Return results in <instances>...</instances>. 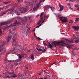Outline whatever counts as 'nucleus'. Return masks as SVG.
<instances>
[{
	"instance_id": "nucleus-26",
	"label": "nucleus",
	"mask_w": 79,
	"mask_h": 79,
	"mask_svg": "<svg viewBox=\"0 0 79 79\" xmlns=\"http://www.w3.org/2000/svg\"><path fill=\"white\" fill-rule=\"evenodd\" d=\"M49 45V48H52V46L49 44L48 45Z\"/></svg>"
},
{
	"instance_id": "nucleus-52",
	"label": "nucleus",
	"mask_w": 79,
	"mask_h": 79,
	"mask_svg": "<svg viewBox=\"0 0 79 79\" xmlns=\"http://www.w3.org/2000/svg\"><path fill=\"white\" fill-rule=\"evenodd\" d=\"M47 78V77H44V79H46Z\"/></svg>"
},
{
	"instance_id": "nucleus-43",
	"label": "nucleus",
	"mask_w": 79,
	"mask_h": 79,
	"mask_svg": "<svg viewBox=\"0 0 79 79\" xmlns=\"http://www.w3.org/2000/svg\"><path fill=\"white\" fill-rule=\"evenodd\" d=\"M2 30H0V34H2Z\"/></svg>"
},
{
	"instance_id": "nucleus-34",
	"label": "nucleus",
	"mask_w": 79,
	"mask_h": 79,
	"mask_svg": "<svg viewBox=\"0 0 79 79\" xmlns=\"http://www.w3.org/2000/svg\"><path fill=\"white\" fill-rule=\"evenodd\" d=\"M76 43H78L79 42V39H78V40H77L75 41Z\"/></svg>"
},
{
	"instance_id": "nucleus-16",
	"label": "nucleus",
	"mask_w": 79,
	"mask_h": 79,
	"mask_svg": "<svg viewBox=\"0 0 79 79\" xmlns=\"http://www.w3.org/2000/svg\"><path fill=\"white\" fill-rule=\"evenodd\" d=\"M49 6H50L49 5L45 6H44V10H46L47 8H49Z\"/></svg>"
},
{
	"instance_id": "nucleus-64",
	"label": "nucleus",
	"mask_w": 79,
	"mask_h": 79,
	"mask_svg": "<svg viewBox=\"0 0 79 79\" xmlns=\"http://www.w3.org/2000/svg\"><path fill=\"white\" fill-rule=\"evenodd\" d=\"M68 31H69V29L68 30Z\"/></svg>"
},
{
	"instance_id": "nucleus-12",
	"label": "nucleus",
	"mask_w": 79,
	"mask_h": 79,
	"mask_svg": "<svg viewBox=\"0 0 79 79\" xmlns=\"http://www.w3.org/2000/svg\"><path fill=\"white\" fill-rule=\"evenodd\" d=\"M5 45H6V43L5 42H3L2 43V44L0 46V48L1 49L3 47H4Z\"/></svg>"
},
{
	"instance_id": "nucleus-27",
	"label": "nucleus",
	"mask_w": 79,
	"mask_h": 79,
	"mask_svg": "<svg viewBox=\"0 0 79 79\" xmlns=\"http://www.w3.org/2000/svg\"><path fill=\"white\" fill-rule=\"evenodd\" d=\"M79 21V18H77L75 20L76 22H77Z\"/></svg>"
},
{
	"instance_id": "nucleus-28",
	"label": "nucleus",
	"mask_w": 79,
	"mask_h": 79,
	"mask_svg": "<svg viewBox=\"0 0 79 79\" xmlns=\"http://www.w3.org/2000/svg\"><path fill=\"white\" fill-rule=\"evenodd\" d=\"M8 74H14V71L12 73L10 72H7Z\"/></svg>"
},
{
	"instance_id": "nucleus-57",
	"label": "nucleus",
	"mask_w": 79,
	"mask_h": 79,
	"mask_svg": "<svg viewBox=\"0 0 79 79\" xmlns=\"http://www.w3.org/2000/svg\"><path fill=\"white\" fill-rule=\"evenodd\" d=\"M38 16H39V15H37L36 16V17L37 18V17H38Z\"/></svg>"
},
{
	"instance_id": "nucleus-46",
	"label": "nucleus",
	"mask_w": 79,
	"mask_h": 79,
	"mask_svg": "<svg viewBox=\"0 0 79 79\" xmlns=\"http://www.w3.org/2000/svg\"><path fill=\"white\" fill-rule=\"evenodd\" d=\"M18 4H17L16 3L15 4V6H16V7H18Z\"/></svg>"
},
{
	"instance_id": "nucleus-60",
	"label": "nucleus",
	"mask_w": 79,
	"mask_h": 79,
	"mask_svg": "<svg viewBox=\"0 0 79 79\" xmlns=\"http://www.w3.org/2000/svg\"><path fill=\"white\" fill-rule=\"evenodd\" d=\"M44 51H46V50L45 49H44Z\"/></svg>"
},
{
	"instance_id": "nucleus-24",
	"label": "nucleus",
	"mask_w": 79,
	"mask_h": 79,
	"mask_svg": "<svg viewBox=\"0 0 79 79\" xmlns=\"http://www.w3.org/2000/svg\"><path fill=\"white\" fill-rule=\"evenodd\" d=\"M68 42H69V43H73V42H74V41L73 40H68Z\"/></svg>"
},
{
	"instance_id": "nucleus-8",
	"label": "nucleus",
	"mask_w": 79,
	"mask_h": 79,
	"mask_svg": "<svg viewBox=\"0 0 79 79\" xmlns=\"http://www.w3.org/2000/svg\"><path fill=\"white\" fill-rule=\"evenodd\" d=\"M20 10L21 11V13H23V11L25 12L26 11H28V9L26 8H24V7H22L20 9Z\"/></svg>"
},
{
	"instance_id": "nucleus-2",
	"label": "nucleus",
	"mask_w": 79,
	"mask_h": 79,
	"mask_svg": "<svg viewBox=\"0 0 79 79\" xmlns=\"http://www.w3.org/2000/svg\"><path fill=\"white\" fill-rule=\"evenodd\" d=\"M59 44V46L61 48H63V47H64V45H63V44H64L65 45L66 44V43H64V41H61L59 42L54 41L52 43V45L53 46H54L55 47H56V44Z\"/></svg>"
},
{
	"instance_id": "nucleus-42",
	"label": "nucleus",
	"mask_w": 79,
	"mask_h": 79,
	"mask_svg": "<svg viewBox=\"0 0 79 79\" xmlns=\"http://www.w3.org/2000/svg\"><path fill=\"white\" fill-rule=\"evenodd\" d=\"M46 17H44V18H45L44 19V20H43V21H42V23H44V21H45V19L46 18Z\"/></svg>"
},
{
	"instance_id": "nucleus-51",
	"label": "nucleus",
	"mask_w": 79,
	"mask_h": 79,
	"mask_svg": "<svg viewBox=\"0 0 79 79\" xmlns=\"http://www.w3.org/2000/svg\"><path fill=\"white\" fill-rule=\"evenodd\" d=\"M68 5H69H69H70V3H68Z\"/></svg>"
},
{
	"instance_id": "nucleus-14",
	"label": "nucleus",
	"mask_w": 79,
	"mask_h": 79,
	"mask_svg": "<svg viewBox=\"0 0 79 79\" xmlns=\"http://www.w3.org/2000/svg\"><path fill=\"white\" fill-rule=\"evenodd\" d=\"M16 24H18V25H21V21L18 20V21H16L15 22Z\"/></svg>"
},
{
	"instance_id": "nucleus-1",
	"label": "nucleus",
	"mask_w": 79,
	"mask_h": 79,
	"mask_svg": "<svg viewBox=\"0 0 79 79\" xmlns=\"http://www.w3.org/2000/svg\"><path fill=\"white\" fill-rule=\"evenodd\" d=\"M10 11L8 12V11ZM7 12H8V15H11V14H12V16H13V15L14 14H13V13H15L16 14H17V15H19L20 14L19 13L16 11V10H15L14 8H10L4 11L3 13L2 14V16L4 15H5V14L6 13H7Z\"/></svg>"
},
{
	"instance_id": "nucleus-38",
	"label": "nucleus",
	"mask_w": 79,
	"mask_h": 79,
	"mask_svg": "<svg viewBox=\"0 0 79 79\" xmlns=\"http://www.w3.org/2000/svg\"><path fill=\"white\" fill-rule=\"evenodd\" d=\"M10 69L13 68V65H10Z\"/></svg>"
},
{
	"instance_id": "nucleus-40",
	"label": "nucleus",
	"mask_w": 79,
	"mask_h": 79,
	"mask_svg": "<svg viewBox=\"0 0 79 79\" xmlns=\"http://www.w3.org/2000/svg\"><path fill=\"white\" fill-rule=\"evenodd\" d=\"M40 21H39V22H38L37 23V25H39V24H40Z\"/></svg>"
},
{
	"instance_id": "nucleus-18",
	"label": "nucleus",
	"mask_w": 79,
	"mask_h": 79,
	"mask_svg": "<svg viewBox=\"0 0 79 79\" xmlns=\"http://www.w3.org/2000/svg\"><path fill=\"white\" fill-rule=\"evenodd\" d=\"M17 76L16 75V74L15 73L14 74H13L12 76H11V77H16Z\"/></svg>"
},
{
	"instance_id": "nucleus-11",
	"label": "nucleus",
	"mask_w": 79,
	"mask_h": 79,
	"mask_svg": "<svg viewBox=\"0 0 79 79\" xmlns=\"http://www.w3.org/2000/svg\"><path fill=\"white\" fill-rule=\"evenodd\" d=\"M0 77L2 79H5V78H7L8 77H5L4 76V73H3L2 75H0Z\"/></svg>"
},
{
	"instance_id": "nucleus-5",
	"label": "nucleus",
	"mask_w": 79,
	"mask_h": 79,
	"mask_svg": "<svg viewBox=\"0 0 79 79\" xmlns=\"http://www.w3.org/2000/svg\"><path fill=\"white\" fill-rule=\"evenodd\" d=\"M14 39L13 41L12 45H16V41L17 40V35L15 34L14 35Z\"/></svg>"
},
{
	"instance_id": "nucleus-56",
	"label": "nucleus",
	"mask_w": 79,
	"mask_h": 79,
	"mask_svg": "<svg viewBox=\"0 0 79 79\" xmlns=\"http://www.w3.org/2000/svg\"><path fill=\"white\" fill-rule=\"evenodd\" d=\"M35 29H34V30H33L32 31L33 32H34V31H35Z\"/></svg>"
},
{
	"instance_id": "nucleus-59",
	"label": "nucleus",
	"mask_w": 79,
	"mask_h": 79,
	"mask_svg": "<svg viewBox=\"0 0 79 79\" xmlns=\"http://www.w3.org/2000/svg\"><path fill=\"white\" fill-rule=\"evenodd\" d=\"M43 79V78H39V79Z\"/></svg>"
},
{
	"instance_id": "nucleus-23",
	"label": "nucleus",
	"mask_w": 79,
	"mask_h": 79,
	"mask_svg": "<svg viewBox=\"0 0 79 79\" xmlns=\"http://www.w3.org/2000/svg\"><path fill=\"white\" fill-rule=\"evenodd\" d=\"M19 61V60H12V61H11V60H10V62H11V61H17V62H18Z\"/></svg>"
},
{
	"instance_id": "nucleus-22",
	"label": "nucleus",
	"mask_w": 79,
	"mask_h": 79,
	"mask_svg": "<svg viewBox=\"0 0 79 79\" xmlns=\"http://www.w3.org/2000/svg\"><path fill=\"white\" fill-rule=\"evenodd\" d=\"M2 51H6V49H5V48H3V49H1L0 50V52H2Z\"/></svg>"
},
{
	"instance_id": "nucleus-48",
	"label": "nucleus",
	"mask_w": 79,
	"mask_h": 79,
	"mask_svg": "<svg viewBox=\"0 0 79 79\" xmlns=\"http://www.w3.org/2000/svg\"><path fill=\"white\" fill-rule=\"evenodd\" d=\"M18 2H21V0H17Z\"/></svg>"
},
{
	"instance_id": "nucleus-39",
	"label": "nucleus",
	"mask_w": 79,
	"mask_h": 79,
	"mask_svg": "<svg viewBox=\"0 0 79 79\" xmlns=\"http://www.w3.org/2000/svg\"><path fill=\"white\" fill-rule=\"evenodd\" d=\"M5 61H7V57H6L5 58Z\"/></svg>"
},
{
	"instance_id": "nucleus-31",
	"label": "nucleus",
	"mask_w": 79,
	"mask_h": 79,
	"mask_svg": "<svg viewBox=\"0 0 79 79\" xmlns=\"http://www.w3.org/2000/svg\"><path fill=\"white\" fill-rule=\"evenodd\" d=\"M56 62H54L51 64V65L50 66H52V65H53V64H56Z\"/></svg>"
},
{
	"instance_id": "nucleus-7",
	"label": "nucleus",
	"mask_w": 79,
	"mask_h": 79,
	"mask_svg": "<svg viewBox=\"0 0 79 79\" xmlns=\"http://www.w3.org/2000/svg\"><path fill=\"white\" fill-rule=\"evenodd\" d=\"M11 20H9L6 22L0 23V26H3V25H5L7 24H9V23H11Z\"/></svg>"
},
{
	"instance_id": "nucleus-41",
	"label": "nucleus",
	"mask_w": 79,
	"mask_h": 79,
	"mask_svg": "<svg viewBox=\"0 0 79 79\" xmlns=\"http://www.w3.org/2000/svg\"><path fill=\"white\" fill-rule=\"evenodd\" d=\"M43 21V20H40L39 21L40 22V23L42 24V23Z\"/></svg>"
},
{
	"instance_id": "nucleus-6",
	"label": "nucleus",
	"mask_w": 79,
	"mask_h": 79,
	"mask_svg": "<svg viewBox=\"0 0 79 79\" xmlns=\"http://www.w3.org/2000/svg\"><path fill=\"white\" fill-rule=\"evenodd\" d=\"M45 0H42L41 1H40V2L38 3V4H37L36 6H35L33 8V11H35V9L37 8H38L39 7V5H40V3L41 2H44Z\"/></svg>"
},
{
	"instance_id": "nucleus-50",
	"label": "nucleus",
	"mask_w": 79,
	"mask_h": 79,
	"mask_svg": "<svg viewBox=\"0 0 79 79\" xmlns=\"http://www.w3.org/2000/svg\"><path fill=\"white\" fill-rule=\"evenodd\" d=\"M39 26L38 25L36 27V28H39Z\"/></svg>"
},
{
	"instance_id": "nucleus-29",
	"label": "nucleus",
	"mask_w": 79,
	"mask_h": 79,
	"mask_svg": "<svg viewBox=\"0 0 79 79\" xmlns=\"http://www.w3.org/2000/svg\"><path fill=\"white\" fill-rule=\"evenodd\" d=\"M75 39H76V37H75L74 35H73L72 39V40H74Z\"/></svg>"
},
{
	"instance_id": "nucleus-54",
	"label": "nucleus",
	"mask_w": 79,
	"mask_h": 79,
	"mask_svg": "<svg viewBox=\"0 0 79 79\" xmlns=\"http://www.w3.org/2000/svg\"><path fill=\"white\" fill-rule=\"evenodd\" d=\"M42 26V25H41V24H40V25H39V27H40V26Z\"/></svg>"
},
{
	"instance_id": "nucleus-62",
	"label": "nucleus",
	"mask_w": 79,
	"mask_h": 79,
	"mask_svg": "<svg viewBox=\"0 0 79 79\" xmlns=\"http://www.w3.org/2000/svg\"><path fill=\"white\" fill-rule=\"evenodd\" d=\"M26 68L27 69H28V68H27V67H26Z\"/></svg>"
},
{
	"instance_id": "nucleus-61",
	"label": "nucleus",
	"mask_w": 79,
	"mask_h": 79,
	"mask_svg": "<svg viewBox=\"0 0 79 79\" xmlns=\"http://www.w3.org/2000/svg\"><path fill=\"white\" fill-rule=\"evenodd\" d=\"M77 2H79V0H77Z\"/></svg>"
},
{
	"instance_id": "nucleus-36",
	"label": "nucleus",
	"mask_w": 79,
	"mask_h": 79,
	"mask_svg": "<svg viewBox=\"0 0 79 79\" xmlns=\"http://www.w3.org/2000/svg\"><path fill=\"white\" fill-rule=\"evenodd\" d=\"M75 7H79V5L78 4L75 5Z\"/></svg>"
},
{
	"instance_id": "nucleus-49",
	"label": "nucleus",
	"mask_w": 79,
	"mask_h": 79,
	"mask_svg": "<svg viewBox=\"0 0 79 79\" xmlns=\"http://www.w3.org/2000/svg\"><path fill=\"white\" fill-rule=\"evenodd\" d=\"M38 39H39V40H42V39H40V38L39 37H38Z\"/></svg>"
},
{
	"instance_id": "nucleus-4",
	"label": "nucleus",
	"mask_w": 79,
	"mask_h": 79,
	"mask_svg": "<svg viewBox=\"0 0 79 79\" xmlns=\"http://www.w3.org/2000/svg\"><path fill=\"white\" fill-rule=\"evenodd\" d=\"M9 32H10L9 33V34L10 35L8 36L7 39V43H8L9 41H10L11 39L13 37V34H12V32H12V31H11V30H10Z\"/></svg>"
},
{
	"instance_id": "nucleus-32",
	"label": "nucleus",
	"mask_w": 79,
	"mask_h": 79,
	"mask_svg": "<svg viewBox=\"0 0 79 79\" xmlns=\"http://www.w3.org/2000/svg\"><path fill=\"white\" fill-rule=\"evenodd\" d=\"M73 47H74V46H73V45H70L69 46V48L71 49V48H73Z\"/></svg>"
},
{
	"instance_id": "nucleus-33",
	"label": "nucleus",
	"mask_w": 79,
	"mask_h": 79,
	"mask_svg": "<svg viewBox=\"0 0 79 79\" xmlns=\"http://www.w3.org/2000/svg\"><path fill=\"white\" fill-rule=\"evenodd\" d=\"M37 49L38 51H40V52H42V49H40L38 48H37Z\"/></svg>"
},
{
	"instance_id": "nucleus-47",
	"label": "nucleus",
	"mask_w": 79,
	"mask_h": 79,
	"mask_svg": "<svg viewBox=\"0 0 79 79\" xmlns=\"http://www.w3.org/2000/svg\"><path fill=\"white\" fill-rule=\"evenodd\" d=\"M43 18H44L43 17H42L41 18H40V20H43Z\"/></svg>"
},
{
	"instance_id": "nucleus-53",
	"label": "nucleus",
	"mask_w": 79,
	"mask_h": 79,
	"mask_svg": "<svg viewBox=\"0 0 79 79\" xmlns=\"http://www.w3.org/2000/svg\"><path fill=\"white\" fill-rule=\"evenodd\" d=\"M76 0H73L72 2H75V1H76Z\"/></svg>"
},
{
	"instance_id": "nucleus-15",
	"label": "nucleus",
	"mask_w": 79,
	"mask_h": 79,
	"mask_svg": "<svg viewBox=\"0 0 79 79\" xmlns=\"http://www.w3.org/2000/svg\"><path fill=\"white\" fill-rule=\"evenodd\" d=\"M5 4H6V5L10 3V1L9 0H7L6 2H4Z\"/></svg>"
},
{
	"instance_id": "nucleus-10",
	"label": "nucleus",
	"mask_w": 79,
	"mask_h": 79,
	"mask_svg": "<svg viewBox=\"0 0 79 79\" xmlns=\"http://www.w3.org/2000/svg\"><path fill=\"white\" fill-rule=\"evenodd\" d=\"M59 7L60 8V9L59 10V11H61L62 10H63V6L61 5L60 3H59Z\"/></svg>"
},
{
	"instance_id": "nucleus-13",
	"label": "nucleus",
	"mask_w": 79,
	"mask_h": 79,
	"mask_svg": "<svg viewBox=\"0 0 79 79\" xmlns=\"http://www.w3.org/2000/svg\"><path fill=\"white\" fill-rule=\"evenodd\" d=\"M16 23H14L12 25H10L9 26H8L7 27V28L8 27H11V26L12 27H15V26H16Z\"/></svg>"
},
{
	"instance_id": "nucleus-3",
	"label": "nucleus",
	"mask_w": 79,
	"mask_h": 79,
	"mask_svg": "<svg viewBox=\"0 0 79 79\" xmlns=\"http://www.w3.org/2000/svg\"><path fill=\"white\" fill-rule=\"evenodd\" d=\"M59 18L62 22L63 23H65L68 22V19L66 17H59Z\"/></svg>"
},
{
	"instance_id": "nucleus-21",
	"label": "nucleus",
	"mask_w": 79,
	"mask_h": 79,
	"mask_svg": "<svg viewBox=\"0 0 79 79\" xmlns=\"http://www.w3.org/2000/svg\"><path fill=\"white\" fill-rule=\"evenodd\" d=\"M31 59H32V60H34V55H31Z\"/></svg>"
},
{
	"instance_id": "nucleus-58",
	"label": "nucleus",
	"mask_w": 79,
	"mask_h": 79,
	"mask_svg": "<svg viewBox=\"0 0 79 79\" xmlns=\"http://www.w3.org/2000/svg\"><path fill=\"white\" fill-rule=\"evenodd\" d=\"M75 49H76V50H78V48H75Z\"/></svg>"
},
{
	"instance_id": "nucleus-35",
	"label": "nucleus",
	"mask_w": 79,
	"mask_h": 79,
	"mask_svg": "<svg viewBox=\"0 0 79 79\" xmlns=\"http://www.w3.org/2000/svg\"><path fill=\"white\" fill-rule=\"evenodd\" d=\"M44 13L42 12L40 15V18H41V17H42V16H43L44 15Z\"/></svg>"
},
{
	"instance_id": "nucleus-25",
	"label": "nucleus",
	"mask_w": 79,
	"mask_h": 79,
	"mask_svg": "<svg viewBox=\"0 0 79 79\" xmlns=\"http://www.w3.org/2000/svg\"><path fill=\"white\" fill-rule=\"evenodd\" d=\"M19 57L20 59H21L23 58V56L20 55V54H19Z\"/></svg>"
},
{
	"instance_id": "nucleus-44",
	"label": "nucleus",
	"mask_w": 79,
	"mask_h": 79,
	"mask_svg": "<svg viewBox=\"0 0 79 79\" xmlns=\"http://www.w3.org/2000/svg\"><path fill=\"white\" fill-rule=\"evenodd\" d=\"M34 34V36L35 37H37V36H36V35H35V33Z\"/></svg>"
},
{
	"instance_id": "nucleus-17",
	"label": "nucleus",
	"mask_w": 79,
	"mask_h": 79,
	"mask_svg": "<svg viewBox=\"0 0 79 79\" xmlns=\"http://www.w3.org/2000/svg\"><path fill=\"white\" fill-rule=\"evenodd\" d=\"M74 29H75L76 31H78V30H79V27H73Z\"/></svg>"
},
{
	"instance_id": "nucleus-20",
	"label": "nucleus",
	"mask_w": 79,
	"mask_h": 79,
	"mask_svg": "<svg viewBox=\"0 0 79 79\" xmlns=\"http://www.w3.org/2000/svg\"><path fill=\"white\" fill-rule=\"evenodd\" d=\"M5 69L6 71V72L8 73V67H6Z\"/></svg>"
},
{
	"instance_id": "nucleus-19",
	"label": "nucleus",
	"mask_w": 79,
	"mask_h": 79,
	"mask_svg": "<svg viewBox=\"0 0 79 79\" xmlns=\"http://www.w3.org/2000/svg\"><path fill=\"white\" fill-rule=\"evenodd\" d=\"M49 7L51 8V10H52V11H54V10H55V7H51L50 6Z\"/></svg>"
},
{
	"instance_id": "nucleus-37",
	"label": "nucleus",
	"mask_w": 79,
	"mask_h": 79,
	"mask_svg": "<svg viewBox=\"0 0 79 79\" xmlns=\"http://www.w3.org/2000/svg\"><path fill=\"white\" fill-rule=\"evenodd\" d=\"M42 73H45V72H43L41 73H39V75L42 76Z\"/></svg>"
},
{
	"instance_id": "nucleus-9",
	"label": "nucleus",
	"mask_w": 79,
	"mask_h": 79,
	"mask_svg": "<svg viewBox=\"0 0 79 79\" xmlns=\"http://www.w3.org/2000/svg\"><path fill=\"white\" fill-rule=\"evenodd\" d=\"M19 19H21L22 21H27V17H25L23 18H22L21 17H19Z\"/></svg>"
},
{
	"instance_id": "nucleus-55",
	"label": "nucleus",
	"mask_w": 79,
	"mask_h": 79,
	"mask_svg": "<svg viewBox=\"0 0 79 79\" xmlns=\"http://www.w3.org/2000/svg\"><path fill=\"white\" fill-rule=\"evenodd\" d=\"M69 1L70 2H73V0H69Z\"/></svg>"
},
{
	"instance_id": "nucleus-63",
	"label": "nucleus",
	"mask_w": 79,
	"mask_h": 79,
	"mask_svg": "<svg viewBox=\"0 0 79 79\" xmlns=\"http://www.w3.org/2000/svg\"><path fill=\"white\" fill-rule=\"evenodd\" d=\"M30 52H31V49L30 50Z\"/></svg>"
},
{
	"instance_id": "nucleus-30",
	"label": "nucleus",
	"mask_w": 79,
	"mask_h": 79,
	"mask_svg": "<svg viewBox=\"0 0 79 79\" xmlns=\"http://www.w3.org/2000/svg\"><path fill=\"white\" fill-rule=\"evenodd\" d=\"M69 23H70L71 24H73V21H72V20H70L69 21Z\"/></svg>"
},
{
	"instance_id": "nucleus-45",
	"label": "nucleus",
	"mask_w": 79,
	"mask_h": 79,
	"mask_svg": "<svg viewBox=\"0 0 79 79\" xmlns=\"http://www.w3.org/2000/svg\"><path fill=\"white\" fill-rule=\"evenodd\" d=\"M69 8H70V9H71V10H73V8H71V7L70 6L69 7Z\"/></svg>"
}]
</instances>
